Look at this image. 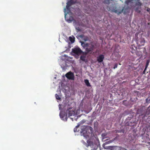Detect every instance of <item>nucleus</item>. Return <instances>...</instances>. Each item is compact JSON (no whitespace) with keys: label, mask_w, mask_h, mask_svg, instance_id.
Masks as SVG:
<instances>
[{"label":"nucleus","mask_w":150,"mask_h":150,"mask_svg":"<svg viewBox=\"0 0 150 150\" xmlns=\"http://www.w3.org/2000/svg\"><path fill=\"white\" fill-rule=\"evenodd\" d=\"M81 43L83 48L85 49L86 52L85 53L86 54L89 53L94 54L95 53L97 52V50L96 52H93V50L96 48V44L93 42L85 43L81 41Z\"/></svg>","instance_id":"nucleus-1"},{"label":"nucleus","mask_w":150,"mask_h":150,"mask_svg":"<svg viewBox=\"0 0 150 150\" xmlns=\"http://www.w3.org/2000/svg\"><path fill=\"white\" fill-rule=\"evenodd\" d=\"M125 3L128 5L129 3L134 4L135 5L140 6L142 5L141 3L139 1V0H127L125 2Z\"/></svg>","instance_id":"nucleus-2"},{"label":"nucleus","mask_w":150,"mask_h":150,"mask_svg":"<svg viewBox=\"0 0 150 150\" xmlns=\"http://www.w3.org/2000/svg\"><path fill=\"white\" fill-rule=\"evenodd\" d=\"M85 145L87 147L90 146L91 148V150L96 149L95 148V146H96V145L90 140H88L87 141V143H85Z\"/></svg>","instance_id":"nucleus-3"},{"label":"nucleus","mask_w":150,"mask_h":150,"mask_svg":"<svg viewBox=\"0 0 150 150\" xmlns=\"http://www.w3.org/2000/svg\"><path fill=\"white\" fill-rule=\"evenodd\" d=\"M70 6L67 5L66 6V9L65 8L64 10L65 11V19L67 21H73V18L72 17H70L69 19H67V14H66L65 12H66L67 13H69L70 11V10L69 8Z\"/></svg>","instance_id":"nucleus-4"},{"label":"nucleus","mask_w":150,"mask_h":150,"mask_svg":"<svg viewBox=\"0 0 150 150\" xmlns=\"http://www.w3.org/2000/svg\"><path fill=\"white\" fill-rule=\"evenodd\" d=\"M72 52L77 55H79L84 52L78 47L72 49Z\"/></svg>","instance_id":"nucleus-5"},{"label":"nucleus","mask_w":150,"mask_h":150,"mask_svg":"<svg viewBox=\"0 0 150 150\" xmlns=\"http://www.w3.org/2000/svg\"><path fill=\"white\" fill-rule=\"evenodd\" d=\"M60 118L63 120L67 121V113L63 111H61L59 113Z\"/></svg>","instance_id":"nucleus-6"},{"label":"nucleus","mask_w":150,"mask_h":150,"mask_svg":"<svg viewBox=\"0 0 150 150\" xmlns=\"http://www.w3.org/2000/svg\"><path fill=\"white\" fill-rule=\"evenodd\" d=\"M136 42L139 47L141 46L144 45L145 40L144 38H140L137 40Z\"/></svg>","instance_id":"nucleus-7"},{"label":"nucleus","mask_w":150,"mask_h":150,"mask_svg":"<svg viewBox=\"0 0 150 150\" xmlns=\"http://www.w3.org/2000/svg\"><path fill=\"white\" fill-rule=\"evenodd\" d=\"M104 59V56L103 55L101 54L97 57V60L98 63H101L103 62Z\"/></svg>","instance_id":"nucleus-8"},{"label":"nucleus","mask_w":150,"mask_h":150,"mask_svg":"<svg viewBox=\"0 0 150 150\" xmlns=\"http://www.w3.org/2000/svg\"><path fill=\"white\" fill-rule=\"evenodd\" d=\"M66 77L69 79H73L74 75L73 73L70 71L67 73L65 75Z\"/></svg>","instance_id":"nucleus-9"},{"label":"nucleus","mask_w":150,"mask_h":150,"mask_svg":"<svg viewBox=\"0 0 150 150\" xmlns=\"http://www.w3.org/2000/svg\"><path fill=\"white\" fill-rule=\"evenodd\" d=\"M130 49L131 53L134 54L137 50V47L134 45H132L130 47Z\"/></svg>","instance_id":"nucleus-10"},{"label":"nucleus","mask_w":150,"mask_h":150,"mask_svg":"<svg viewBox=\"0 0 150 150\" xmlns=\"http://www.w3.org/2000/svg\"><path fill=\"white\" fill-rule=\"evenodd\" d=\"M76 3V1H74V0H70L67 3V5L70 6Z\"/></svg>","instance_id":"nucleus-11"},{"label":"nucleus","mask_w":150,"mask_h":150,"mask_svg":"<svg viewBox=\"0 0 150 150\" xmlns=\"http://www.w3.org/2000/svg\"><path fill=\"white\" fill-rule=\"evenodd\" d=\"M80 37L85 41H88L89 40L88 37L87 36L81 35Z\"/></svg>","instance_id":"nucleus-12"},{"label":"nucleus","mask_w":150,"mask_h":150,"mask_svg":"<svg viewBox=\"0 0 150 150\" xmlns=\"http://www.w3.org/2000/svg\"><path fill=\"white\" fill-rule=\"evenodd\" d=\"M69 110V117L70 116H72L73 115H74L75 114V111L74 110Z\"/></svg>","instance_id":"nucleus-13"},{"label":"nucleus","mask_w":150,"mask_h":150,"mask_svg":"<svg viewBox=\"0 0 150 150\" xmlns=\"http://www.w3.org/2000/svg\"><path fill=\"white\" fill-rule=\"evenodd\" d=\"M86 128L84 126H82L81 127V131H80V132L81 133H83V135L85 136V135H84V134L85 133V132H86Z\"/></svg>","instance_id":"nucleus-14"},{"label":"nucleus","mask_w":150,"mask_h":150,"mask_svg":"<svg viewBox=\"0 0 150 150\" xmlns=\"http://www.w3.org/2000/svg\"><path fill=\"white\" fill-rule=\"evenodd\" d=\"M84 82L87 86H91V85L89 82V81L88 79H86L84 80Z\"/></svg>","instance_id":"nucleus-15"},{"label":"nucleus","mask_w":150,"mask_h":150,"mask_svg":"<svg viewBox=\"0 0 150 150\" xmlns=\"http://www.w3.org/2000/svg\"><path fill=\"white\" fill-rule=\"evenodd\" d=\"M135 53L138 56H141L142 55V52L140 51H137L136 50Z\"/></svg>","instance_id":"nucleus-16"},{"label":"nucleus","mask_w":150,"mask_h":150,"mask_svg":"<svg viewBox=\"0 0 150 150\" xmlns=\"http://www.w3.org/2000/svg\"><path fill=\"white\" fill-rule=\"evenodd\" d=\"M117 147H118L117 146H108V149L110 150H114L115 149V147H116V149L117 148Z\"/></svg>","instance_id":"nucleus-17"},{"label":"nucleus","mask_w":150,"mask_h":150,"mask_svg":"<svg viewBox=\"0 0 150 150\" xmlns=\"http://www.w3.org/2000/svg\"><path fill=\"white\" fill-rule=\"evenodd\" d=\"M117 150H127L126 149L122 147H117Z\"/></svg>","instance_id":"nucleus-18"},{"label":"nucleus","mask_w":150,"mask_h":150,"mask_svg":"<svg viewBox=\"0 0 150 150\" xmlns=\"http://www.w3.org/2000/svg\"><path fill=\"white\" fill-rule=\"evenodd\" d=\"M86 56H81L80 57V59L83 61H85L86 60Z\"/></svg>","instance_id":"nucleus-19"},{"label":"nucleus","mask_w":150,"mask_h":150,"mask_svg":"<svg viewBox=\"0 0 150 150\" xmlns=\"http://www.w3.org/2000/svg\"><path fill=\"white\" fill-rule=\"evenodd\" d=\"M116 133H124L125 130L124 129L116 130H115Z\"/></svg>","instance_id":"nucleus-20"},{"label":"nucleus","mask_w":150,"mask_h":150,"mask_svg":"<svg viewBox=\"0 0 150 150\" xmlns=\"http://www.w3.org/2000/svg\"><path fill=\"white\" fill-rule=\"evenodd\" d=\"M150 62V59H148L146 60V65L145 66V68H147V67H148Z\"/></svg>","instance_id":"nucleus-21"},{"label":"nucleus","mask_w":150,"mask_h":150,"mask_svg":"<svg viewBox=\"0 0 150 150\" xmlns=\"http://www.w3.org/2000/svg\"><path fill=\"white\" fill-rule=\"evenodd\" d=\"M74 37L72 38L71 37H69V39L71 41V42H74Z\"/></svg>","instance_id":"nucleus-22"},{"label":"nucleus","mask_w":150,"mask_h":150,"mask_svg":"<svg viewBox=\"0 0 150 150\" xmlns=\"http://www.w3.org/2000/svg\"><path fill=\"white\" fill-rule=\"evenodd\" d=\"M55 96L57 99L60 100L61 99V98L59 97V96L57 94H55Z\"/></svg>","instance_id":"nucleus-23"},{"label":"nucleus","mask_w":150,"mask_h":150,"mask_svg":"<svg viewBox=\"0 0 150 150\" xmlns=\"http://www.w3.org/2000/svg\"><path fill=\"white\" fill-rule=\"evenodd\" d=\"M79 127V125H78L77 126H76V128H75L74 129V132H78L79 130H77V128H78Z\"/></svg>","instance_id":"nucleus-24"},{"label":"nucleus","mask_w":150,"mask_h":150,"mask_svg":"<svg viewBox=\"0 0 150 150\" xmlns=\"http://www.w3.org/2000/svg\"><path fill=\"white\" fill-rule=\"evenodd\" d=\"M105 3L107 4H109V0H105Z\"/></svg>","instance_id":"nucleus-25"},{"label":"nucleus","mask_w":150,"mask_h":150,"mask_svg":"<svg viewBox=\"0 0 150 150\" xmlns=\"http://www.w3.org/2000/svg\"><path fill=\"white\" fill-rule=\"evenodd\" d=\"M117 67V63L115 64L114 65V67H113V69H115V68H116Z\"/></svg>","instance_id":"nucleus-26"},{"label":"nucleus","mask_w":150,"mask_h":150,"mask_svg":"<svg viewBox=\"0 0 150 150\" xmlns=\"http://www.w3.org/2000/svg\"><path fill=\"white\" fill-rule=\"evenodd\" d=\"M146 10L148 12H149V13L150 14V8H147Z\"/></svg>","instance_id":"nucleus-27"},{"label":"nucleus","mask_w":150,"mask_h":150,"mask_svg":"<svg viewBox=\"0 0 150 150\" xmlns=\"http://www.w3.org/2000/svg\"><path fill=\"white\" fill-rule=\"evenodd\" d=\"M114 140H110L109 141H108V142H108V143H111V142H112Z\"/></svg>","instance_id":"nucleus-28"},{"label":"nucleus","mask_w":150,"mask_h":150,"mask_svg":"<svg viewBox=\"0 0 150 150\" xmlns=\"http://www.w3.org/2000/svg\"><path fill=\"white\" fill-rule=\"evenodd\" d=\"M124 8H122V10H121L118 13V14L121 13L122 12H123V10H124Z\"/></svg>","instance_id":"nucleus-29"},{"label":"nucleus","mask_w":150,"mask_h":150,"mask_svg":"<svg viewBox=\"0 0 150 150\" xmlns=\"http://www.w3.org/2000/svg\"><path fill=\"white\" fill-rule=\"evenodd\" d=\"M146 69L147 68H145L144 71H143V74H145V71H146Z\"/></svg>","instance_id":"nucleus-30"},{"label":"nucleus","mask_w":150,"mask_h":150,"mask_svg":"<svg viewBox=\"0 0 150 150\" xmlns=\"http://www.w3.org/2000/svg\"><path fill=\"white\" fill-rule=\"evenodd\" d=\"M114 12L115 13H117V10H114Z\"/></svg>","instance_id":"nucleus-31"},{"label":"nucleus","mask_w":150,"mask_h":150,"mask_svg":"<svg viewBox=\"0 0 150 150\" xmlns=\"http://www.w3.org/2000/svg\"><path fill=\"white\" fill-rule=\"evenodd\" d=\"M64 57H67V55H65V54H64Z\"/></svg>","instance_id":"nucleus-32"},{"label":"nucleus","mask_w":150,"mask_h":150,"mask_svg":"<svg viewBox=\"0 0 150 150\" xmlns=\"http://www.w3.org/2000/svg\"><path fill=\"white\" fill-rule=\"evenodd\" d=\"M70 118L72 120V121H73V118L71 117Z\"/></svg>","instance_id":"nucleus-33"},{"label":"nucleus","mask_w":150,"mask_h":150,"mask_svg":"<svg viewBox=\"0 0 150 150\" xmlns=\"http://www.w3.org/2000/svg\"><path fill=\"white\" fill-rule=\"evenodd\" d=\"M80 31V30L79 29V30H78V31Z\"/></svg>","instance_id":"nucleus-34"}]
</instances>
